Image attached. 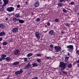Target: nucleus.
I'll return each mask as SVG.
<instances>
[{"mask_svg":"<svg viewBox=\"0 0 79 79\" xmlns=\"http://www.w3.org/2000/svg\"><path fill=\"white\" fill-rule=\"evenodd\" d=\"M66 64L64 63L63 62H60L59 66V70H60L61 71H63L64 69L66 68Z\"/></svg>","mask_w":79,"mask_h":79,"instance_id":"1","label":"nucleus"},{"mask_svg":"<svg viewBox=\"0 0 79 79\" xmlns=\"http://www.w3.org/2000/svg\"><path fill=\"white\" fill-rule=\"evenodd\" d=\"M67 48L68 49V51H73L74 50V46L73 45H69L67 46Z\"/></svg>","mask_w":79,"mask_h":79,"instance_id":"2","label":"nucleus"},{"mask_svg":"<svg viewBox=\"0 0 79 79\" xmlns=\"http://www.w3.org/2000/svg\"><path fill=\"white\" fill-rule=\"evenodd\" d=\"M54 48L55 49V52H58L61 51V48L59 46H56L54 47Z\"/></svg>","mask_w":79,"mask_h":79,"instance_id":"3","label":"nucleus"},{"mask_svg":"<svg viewBox=\"0 0 79 79\" xmlns=\"http://www.w3.org/2000/svg\"><path fill=\"white\" fill-rule=\"evenodd\" d=\"M20 53V50L19 49H16L14 52L15 55H19Z\"/></svg>","mask_w":79,"mask_h":79,"instance_id":"4","label":"nucleus"},{"mask_svg":"<svg viewBox=\"0 0 79 79\" xmlns=\"http://www.w3.org/2000/svg\"><path fill=\"white\" fill-rule=\"evenodd\" d=\"M6 10L9 12H11V11H14V8L12 7H8L6 9Z\"/></svg>","mask_w":79,"mask_h":79,"instance_id":"5","label":"nucleus"},{"mask_svg":"<svg viewBox=\"0 0 79 79\" xmlns=\"http://www.w3.org/2000/svg\"><path fill=\"white\" fill-rule=\"evenodd\" d=\"M35 35L36 36V37L37 39H40V37L39 36V32H36L35 33Z\"/></svg>","mask_w":79,"mask_h":79,"instance_id":"6","label":"nucleus"},{"mask_svg":"<svg viewBox=\"0 0 79 79\" xmlns=\"http://www.w3.org/2000/svg\"><path fill=\"white\" fill-rule=\"evenodd\" d=\"M31 63H28V64L26 65V66L24 67V69H27L29 68H31Z\"/></svg>","mask_w":79,"mask_h":79,"instance_id":"7","label":"nucleus"},{"mask_svg":"<svg viewBox=\"0 0 79 79\" xmlns=\"http://www.w3.org/2000/svg\"><path fill=\"white\" fill-rule=\"evenodd\" d=\"M34 6L35 7H38L39 6V2H36L34 4Z\"/></svg>","mask_w":79,"mask_h":79,"instance_id":"8","label":"nucleus"},{"mask_svg":"<svg viewBox=\"0 0 79 79\" xmlns=\"http://www.w3.org/2000/svg\"><path fill=\"white\" fill-rule=\"evenodd\" d=\"M3 2H4V5H6L8 3V0H3Z\"/></svg>","mask_w":79,"mask_h":79,"instance_id":"9","label":"nucleus"},{"mask_svg":"<svg viewBox=\"0 0 79 79\" xmlns=\"http://www.w3.org/2000/svg\"><path fill=\"white\" fill-rule=\"evenodd\" d=\"M5 34H6V33L4 31H2L0 33V36L5 35Z\"/></svg>","mask_w":79,"mask_h":79,"instance_id":"10","label":"nucleus"},{"mask_svg":"<svg viewBox=\"0 0 79 79\" xmlns=\"http://www.w3.org/2000/svg\"><path fill=\"white\" fill-rule=\"evenodd\" d=\"M19 64V62L16 61L14 63H13V65H18Z\"/></svg>","mask_w":79,"mask_h":79,"instance_id":"11","label":"nucleus"},{"mask_svg":"<svg viewBox=\"0 0 79 79\" xmlns=\"http://www.w3.org/2000/svg\"><path fill=\"white\" fill-rule=\"evenodd\" d=\"M33 55V53H29L27 55V56L28 57H31V56H32Z\"/></svg>","mask_w":79,"mask_h":79,"instance_id":"12","label":"nucleus"},{"mask_svg":"<svg viewBox=\"0 0 79 79\" xmlns=\"http://www.w3.org/2000/svg\"><path fill=\"white\" fill-rule=\"evenodd\" d=\"M32 65L33 66V67H37L38 66L37 64L36 63H32Z\"/></svg>","mask_w":79,"mask_h":79,"instance_id":"13","label":"nucleus"},{"mask_svg":"<svg viewBox=\"0 0 79 79\" xmlns=\"http://www.w3.org/2000/svg\"><path fill=\"white\" fill-rule=\"evenodd\" d=\"M0 28L3 29L5 28V25L2 24H1L0 25Z\"/></svg>","mask_w":79,"mask_h":79,"instance_id":"14","label":"nucleus"},{"mask_svg":"<svg viewBox=\"0 0 79 79\" xmlns=\"http://www.w3.org/2000/svg\"><path fill=\"white\" fill-rule=\"evenodd\" d=\"M19 23H21V24H23V23H24V21L22 20H21L19 19Z\"/></svg>","mask_w":79,"mask_h":79,"instance_id":"15","label":"nucleus"},{"mask_svg":"<svg viewBox=\"0 0 79 79\" xmlns=\"http://www.w3.org/2000/svg\"><path fill=\"white\" fill-rule=\"evenodd\" d=\"M5 59H6L5 60H6V61H10L11 58L9 57H7Z\"/></svg>","mask_w":79,"mask_h":79,"instance_id":"16","label":"nucleus"},{"mask_svg":"<svg viewBox=\"0 0 79 79\" xmlns=\"http://www.w3.org/2000/svg\"><path fill=\"white\" fill-rule=\"evenodd\" d=\"M1 58H3L4 59H5V57H6V55L5 54H2L1 56Z\"/></svg>","mask_w":79,"mask_h":79,"instance_id":"17","label":"nucleus"},{"mask_svg":"<svg viewBox=\"0 0 79 79\" xmlns=\"http://www.w3.org/2000/svg\"><path fill=\"white\" fill-rule=\"evenodd\" d=\"M53 32H54V31L53 30H50L49 32V34H51V35H52Z\"/></svg>","mask_w":79,"mask_h":79,"instance_id":"18","label":"nucleus"},{"mask_svg":"<svg viewBox=\"0 0 79 79\" xmlns=\"http://www.w3.org/2000/svg\"><path fill=\"white\" fill-rule=\"evenodd\" d=\"M68 67L69 68H71V67H72V64L71 63L69 64L68 65Z\"/></svg>","mask_w":79,"mask_h":79,"instance_id":"19","label":"nucleus"},{"mask_svg":"<svg viewBox=\"0 0 79 79\" xmlns=\"http://www.w3.org/2000/svg\"><path fill=\"white\" fill-rule=\"evenodd\" d=\"M22 60H24V61L25 62L27 61V58H22Z\"/></svg>","mask_w":79,"mask_h":79,"instance_id":"20","label":"nucleus"},{"mask_svg":"<svg viewBox=\"0 0 79 79\" xmlns=\"http://www.w3.org/2000/svg\"><path fill=\"white\" fill-rule=\"evenodd\" d=\"M18 71L19 72V74H21V73H22L23 72V71L22 69H20V70L19 71Z\"/></svg>","mask_w":79,"mask_h":79,"instance_id":"21","label":"nucleus"},{"mask_svg":"<svg viewBox=\"0 0 79 79\" xmlns=\"http://www.w3.org/2000/svg\"><path fill=\"white\" fill-rule=\"evenodd\" d=\"M63 3H59L58 4V6H63Z\"/></svg>","mask_w":79,"mask_h":79,"instance_id":"22","label":"nucleus"},{"mask_svg":"<svg viewBox=\"0 0 79 79\" xmlns=\"http://www.w3.org/2000/svg\"><path fill=\"white\" fill-rule=\"evenodd\" d=\"M15 74L16 75V76H18V74H19V73L18 71H16L15 72Z\"/></svg>","mask_w":79,"mask_h":79,"instance_id":"23","label":"nucleus"},{"mask_svg":"<svg viewBox=\"0 0 79 79\" xmlns=\"http://www.w3.org/2000/svg\"><path fill=\"white\" fill-rule=\"evenodd\" d=\"M4 10H5L4 8H3L2 7L0 8V11L3 12V11H4Z\"/></svg>","mask_w":79,"mask_h":79,"instance_id":"24","label":"nucleus"},{"mask_svg":"<svg viewBox=\"0 0 79 79\" xmlns=\"http://www.w3.org/2000/svg\"><path fill=\"white\" fill-rule=\"evenodd\" d=\"M13 38L10 39L9 40V42H13Z\"/></svg>","mask_w":79,"mask_h":79,"instance_id":"25","label":"nucleus"},{"mask_svg":"<svg viewBox=\"0 0 79 79\" xmlns=\"http://www.w3.org/2000/svg\"><path fill=\"white\" fill-rule=\"evenodd\" d=\"M36 61L38 63H40V62H41V60L40 59H37Z\"/></svg>","mask_w":79,"mask_h":79,"instance_id":"26","label":"nucleus"},{"mask_svg":"<svg viewBox=\"0 0 79 79\" xmlns=\"http://www.w3.org/2000/svg\"><path fill=\"white\" fill-rule=\"evenodd\" d=\"M65 25L66 26L69 27V25H70V24L69 23H65Z\"/></svg>","mask_w":79,"mask_h":79,"instance_id":"27","label":"nucleus"},{"mask_svg":"<svg viewBox=\"0 0 79 79\" xmlns=\"http://www.w3.org/2000/svg\"><path fill=\"white\" fill-rule=\"evenodd\" d=\"M15 16L16 18H18V17H19V14H16L15 15Z\"/></svg>","mask_w":79,"mask_h":79,"instance_id":"28","label":"nucleus"},{"mask_svg":"<svg viewBox=\"0 0 79 79\" xmlns=\"http://www.w3.org/2000/svg\"><path fill=\"white\" fill-rule=\"evenodd\" d=\"M3 45H7V43L6 42H4L2 44Z\"/></svg>","mask_w":79,"mask_h":79,"instance_id":"29","label":"nucleus"},{"mask_svg":"<svg viewBox=\"0 0 79 79\" xmlns=\"http://www.w3.org/2000/svg\"><path fill=\"white\" fill-rule=\"evenodd\" d=\"M36 56H39L40 57L41 56H42V55L41 54H36Z\"/></svg>","mask_w":79,"mask_h":79,"instance_id":"30","label":"nucleus"},{"mask_svg":"<svg viewBox=\"0 0 79 79\" xmlns=\"http://www.w3.org/2000/svg\"><path fill=\"white\" fill-rule=\"evenodd\" d=\"M12 31L14 33H15L17 32H18V30H12Z\"/></svg>","mask_w":79,"mask_h":79,"instance_id":"31","label":"nucleus"},{"mask_svg":"<svg viewBox=\"0 0 79 79\" xmlns=\"http://www.w3.org/2000/svg\"><path fill=\"white\" fill-rule=\"evenodd\" d=\"M65 0H59V3H61V2H63Z\"/></svg>","mask_w":79,"mask_h":79,"instance_id":"32","label":"nucleus"},{"mask_svg":"<svg viewBox=\"0 0 79 79\" xmlns=\"http://www.w3.org/2000/svg\"><path fill=\"white\" fill-rule=\"evenodd\" d=\"M63 11L64 13H66V12H67V10H65V9H63Z\"/></svg>","mask_w":79,"mask_h":79,"instance_id":"33","label":"nucleus"},{"mask_svg":"<svg viewBox=\"0 0 79 79\" xmlns=\"http://www.w3.org/2000/svg\"><path fill=\"white\" fill-rule=\"evenodd\" d=\"M40 18H38L37 19H36V21H37V22H39V21H40Z\"/></svg>","mask_w":79,"mask_h":79,"instance_id":"34","label":"nucleus"},{"mask_svg":"<svg viewBox=\"0 0 79 79\" xmlns=\"http://www.w3.org/2000/svg\"><path fill=\"white\" fill-rule=\"evenodd\" d=\"M13 21L14 22H16V18H14L13 19Z\"/></svg>","mask_w":79,"mask_h":79,"instance_id":"35","label":"nucleus"},{"mask_svg":"<svg viewBox=\"0 0 79 79\" xmlns=\"http://www.w3.org/2000/svg\"><path fill=\"white\" fill-rule=\"evenodd\" d=\"M3 60H5V59H4L3 57L2 58H0V61H2Z\"/></svg>","mask_w":79,"mask_h":79,"instance_id":"36","label":"nucleus"},{"mask_svg":"<svg viewBox=\"0 0 79 79\" xmlns=\"http://www.w3.org/2000/svg\"><path fill=\"white\" fill-rule=\"evenodd\" d=\"M63 74H67V72H65L64 71H63Z\"/></svg>","mask_w":79,"mask_h":79,"instance_id":"37","label":"nucleus"},{"mask_svg":"<svg viewBox=\"0 0 79 79\" xmlns=\"http://www.w3.org/2000/svg\"><path fill=\"white\" fill-rule=\"evenodd\" d=\"M69 58V57H66L65 58V59L66 60H68Z\"/></svg>","mask_w":79,"mask_h":79,"instance_id":"38","label":"nucleus"},{"mask_svg":"<svg viewBox=\"0 0 79 79\" xmlns=\"http://www.w3.org/2000/svg\"><path fill=\"white\" fill-rule=\"evenodd\" d=\"M18 28H15L12 29V30H18Z\"/></svg>","mask_w":79,"mask_h":79,"instance_id":"39","label":"nucleus"},{"mask_svg":"<svg viewBox=\"0 0 79 79\" xmlns=\"http://www.w3.org/2000/svg\"><path fill=\"white\" fill-rule=\"evenodd\" d=\"M76 53L77 54H79V50H77L76 51Z\"/></svg>","mask_w":79,"mask_h":79,"instance_id":"40","label":"nucleus"},{"mask_svg":"<svg viewBox=\"0 0 79 79\" xmlns=\"http://www.w3.org/2000/svg\"><path fill=\"white\" fill-rule=\"evenodd\" d=\"M55 22H58V19H55Z\"/></svg>","mask_w":79,"mask_h":79,"instance_id":"41","label":"nucleus"},{"mask_svg":"<svg viewBox=\"0 0 79 79\" xmlns=\"http://www.w3.org/2000/svg\"><path fill=\"white\" fill-rule=\"evenodd\" d=\"M50 47L51 48H53V45L52 44H51L50 45Z\"/></svg>","mask_w":79,"mask_h":79,"instance_id":"42","label":"nucleus"},{"mask_svg":"<svg viewBox=\"0 0 79 79\" xmlns=\"http://www.w3.org/2000/svg\"><path fill=\"white\" fill-rule=\"evenodd\" d=\"M6 6V5H4V4H3L2 6V8H4V6Z\"/></svg>","mask_w":79,"mask_h":79,"instance_id":"43","label":"nucleus"},{"mask_svg":"<svg viewBox=\"0 0 79 79\" xmlns=\"http://www.w3.org/2000/svg\"><path fill=\"white\" fill-rule=\"evenodd\" d=\"M70 4H71V5H74V2H71L70 3Z\"/></svg>","mask_w":79,"mask_h":79,"instance_id":"44","label":"nucleus"},{"mask_svg":"<svg viewBox=\"0 0 79 79\" xmlns=\"http://www.w3.org/2000/svg\"><path fill=\"white\" fill-rule=\"evenodd\" d=\"M47 25H48V26H50V23H47Z\"/></svg>","mask_w":79,"mask_h":79,"instance_id":"45","label":"nucleus"},{"mask_svg":"<svg viewBox=\"0 0 79 79\" xmlns=\"http://www.w3.org/2000/svg\"><path fill=\"white\" fill-rule=\"evenodd\" d=\"M17 7L18 8H19L20 7V5H17Z\"/></svg>","mask_w":79,"mask_h":79,"instance_id":"46","label":"nucleus"},{"mask_svg":"<svg viewBox=\"0 0 79 79\" xmlns=\"http://www.w3.org/2000/svg\"><path fill=\"white\" fill-rule=\"evenodd\" d=\"M77 63H79V59L77 61Z\"/></svg>","mask_w":79,"mask_h":79,"instance_id":"47","label":"nucleus"},{"mask_svg":"<svg viewBox=\"0 0 79 79\" xmlns=\"http://www.w3.org/2000/svg\"><path fill=\"white\" fill-rule=\"evenodd\" d=\"M16 21H19V19H17V18H16Z\"/></svg>","mask_w":79,"mask_h":79,"instance_id":"48","label":"nucleus"},{"mask_svg":"<svg viewBox=\"0 0 79 79\" xmlns=\"http://www.w3.org/2000/svg\"><path fill=\"white\" fill-rule=\"evenodd\" d=\"M49 58H50V57H46V58L47 59H49Z\"/></svg>","mask_w":79,"mask_h":79,"instance_id":"49","label":"nucleus"},{"mask_svg":"<svg viewBox=\"0 0 79 79\" xmlns=\"http://www.w3.org/2000/svg\"><path fill=\"white\" fill-rule=\"evenodd\" d=\"M8 18H6V21H8Z\"/></svg>","mask_w":79,"mask_h":79,"instance_id":"50","label":"nucleus"},{"mask_svg":"<svg viewBox=\"0 0 79 79\" xmlns=\"http://www.w3.org/2000/svg\"><path fill=\"white\" fill-rule=\"evenodd\" d=\"M2 40V38H0V41Z\"/></svg>","mask_w":79,"mask_h":79,"instance_id":"51","label":"nucleus"},{"mask_svg":"<svg viewBox=\"0 0 79 79\" xmlns=\"http://www.w3.org/2000/svg\"><path fill=\"white\" fill-rule=\"evenodd\" d=\"M38 79V77H35V79Z\"/></svg>","mask_w":79,"mask_h":79,"instance_id":"52","label":"nucleus"},{"mask_svg":"<svg viewBox=\"0 0 79 79\" xmlns=\"http://www.w3.org/2000/svg\"><path fill=\"white\" fill-rule=\"evenodd\" d=\"M64 33V32L63 31H62L61 32V34H63Z\"/></svg>","mask_w":79,"mask_h":79,"instance_id":"53","label":"nucleus"},{"mask_svg":"<svg viewBox=\"0 0 79 79\" xmlns=\"http://www.w3.org/2000/svg\"><path fill=\"white\" fill-rule=\"evenodd\" d=\"M69 55H70L69 54V52H68V56H69Z\"/></svg>","mask_w":79,"mask_h":79,"instance_id":"54","label":"nucleus"},{"mask_svg":"<svg viewBox=\"0 0 79 79\" xmlns=\"http://www.w3.org/2000/svg\"><path fill=\"white\" fill-rule=\"evenodd\" d=\"M7 15L9 16H10V15H11V14H7Z\"/></svg>","mask_w":79,"mask_h":79,"instance_id":"55","label":"nucleus"},{"mask_svg":"<svg viewBox=\"0 0 79 79\" xmlns=\"http://www.w3.org/2000/svg\"><path fill=\"white\" fill-rule=\"evenodd\" d=\"M61 52H64V51L63 50L62 51H61Z\"/></svg>","mask_w":79,"mask_h":79,"instance_id":"56","label":"nucleus"},{"mask_svg":"<svg viewBox=\"0 0 79 79\" xmlns=\"http://www.w3.org/2000/svg\"><path fill=\"white\" fill-rule=\"evenodd\" d=\"M1 4H2V2H0V5H1Z\"/></svg>","mask_w":79,"mask_h":79,"instance_id":"57","label":"nucleus"},{"mask_svg":"<svg viewBox=\"0 0 79 79\" xmlns=\"http://www.w3.org/2000/svg\"><path fill=\"white\" fill-rule=\"evenodd\" d=\"M25 3H26V4H27V2H26Z\"/></svg>","mask_w":79,"mask_h":79,"instance_id":"58","label":"nucleus"},{"mask_svg":"<svg viewBox=\"0 0 79 79\" xmlns=\"http://www.w3.org/2000/svg\"><path fill=\"white\" fill-rule=\"evenodd\" d=\"M2 48L0 46V49H1Z\"/></svg>","mask_w":79,"mask_h":79,"instance_id":"59","label":"nucleus"},{"mask_svg":"<svg viewBox=\"0 0 79 79\" xmlns=\"http://www.w3.org/2000/svg\"><path fill=\"white\" fill-rule=\"evenodd\" d=\"M57 7V8H59V6H58Z\"/></svg>","mask_w":79,"mask_h":79,"instance_id":"60","label":"nucleus"},{"mask_svg":"<svg viewBox=\"0 0 79 79\" xmlns=\"http://www.w3.org/2000/svg\"><path fill=\"white\" fill-rule=\"evenodd\" d=\"M47 26V25L45 26V27H46Z\"/></svg>","mask_w":79,"mask_h":79,"instance_id":"61","label":"nucleus"},{"mask_svg":"<svg viewBox=\"0 0 79 79\" xmlns=\"http://www.w3.org/2000/svg\"><path fill=\"white\" fill-rule=\"evenodd\" d=\"M1 0H0V2H1Z\"/></svg>","mask_w":79,"mask_h":79,"instance_id":"62","label":"nucleus"},{"mask_svg":"<svg viewBox=\"0 0 79 79\" xmlns=\"http://www.w3.org/2000/svg\"><path fill=\"white\" fill-rule=\"evenodd\" d=\"M11 15H13V14H11Z\"/></svg>","mask_w":79,"mask_h":79,"instance_id":"63","label":"nucleus"},{"mask_svg":"<svg viewBox=\"0 0 79 79\" xmlns=\"http://www.w3.org/2000/svg\"><path fill=\"white\" fill-rule=\"evenodd\" d=\"M78 73H79V71H78Z\"/></svg>","mask_w":79,"mask_h":79,"instance_id":"64","label":"nucleus"}]
</instances>
